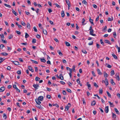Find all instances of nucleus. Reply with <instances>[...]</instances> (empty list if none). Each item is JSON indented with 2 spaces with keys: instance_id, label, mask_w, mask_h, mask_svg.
Listing matches in <instances>:
<instances>
[{
  "instance_id": "f257e3e1",
  "label": "nucleus",
  "mask_w": 120,
  "mask_h": 120,
  "mask_svg": "<svg viewBox=\"0 0 120 120\" xmlns=\"http://www.w3.org/2000/svg\"><path fill=\"white\" fill-rule=\"evenodd\" d=\"M71 106V104L70 103H68L67 105L65 107V110L68 111V109Z\"/></svg>"
},
{
  "instance_id": "f03ea898",
  "label": "nucleus",
  "mask_w": 120,
  "mask_h": 120,
  "mask_svg": "<svg viewBox=\"0 0 120 120\" xmlns=\"http://www.w3.org/2000/svg\"><path fill=\"white\" fill-rule=\"evenodd\" d=\"M94 33V30L93 29L91 30H90V34L93 36H96V34H93V33Z\"/></svg>"
},
{
  "instance_id": "7ed1b4c3",
  "label": "nucleus",
  "mask_w": 120,
  "mask_h": 120,
  "mask_svg": "<svg viewBox=\"0 0 120 120\" xmlns=\"http://www.w3.org/2000/svg\"><path fill=\"white\" fill-rule=\"evenodd\" d=\"M33 86L35 88L36 90L38 89V87H39V85L38 84H34L33 85Z\"/></svg>"
},
{
  "instance_id": "20e7f679",
  "label": "nucleus",
  "mask_w": 120,
  "mask_h": 120,
  "mask_svg": "<svg viewBox=\"0 0 120 120\" xmlns=\"http://www.w3.org/2000/svg\"><path fill=\"white\" fill-rule=\"evenodd\" d=\"M104 82L105 83L106 86H107L108 85L109 82H108V80L107 78H106L105 79V81H104Z\"/></svg>"
},
{
  "instance_id": "39448f33",
  "label": "nucleus",
  "mask_w": 120,
  "mask_h": 120,
  "mask_svg": "<svg viewBox=\"0 0 120 120\" xmlns=\"http://www.w3.org/2000/svg\"><path fill=\"white\" fill-rule=\"evenodd\" d=\"M36 106L38 108L41 109H44V108L42 107H41V105L40 104H38V105H36Z\"/></svg>"
},
{
  "instance_id": "423d86ee",
  "label": "nucleus",
  "mask_w": 120,
  "mask_h": 120,
  "mask_svg": "<svg viewBox=\"0 0 120 120\" xmlns=\"http://www.w3.org/2000/svg\"><path fill=\"white\" fill-rule=\"evenodd\" d=\"M105 111L106 113H108L109 111V106H107L105 108Z\"/></svg>"
},
{
  "instance_id": "0eeeda50",
  "label": "nucleus",
  "mask_w": 120,
  "mask_h": 120,
  "mask_svg": "<svg viewBox=\"0 0 120 120\" xmlns=\"http://www.w3.org/2000/svg\"><path fill=\"white\" fill-rule=\"evenodd\" d=\"M28 68L29 69V70L31 71L32 72H34V70L32 69V68L30 66H29L28 67Z\"/></svg>"
},
{
  "instance_id": "6e6552de",
  "label": "nucleus",
  "mask_w": 120,
  "mask_h": 120,
  "mask_svg": "<svg viewBox=\"0 0 120 120\" xmlns=\"http://www.w3.org/2000/svg\"><path fill=\"white\" fill-rule=\"evenodd\" d=\"M39 101L38 99H35V101L38 104H40L41 103V102Z\"/></svg>"
},
{
  "instance_id": "1a4fd4ad",
  "label": "nucleus",
  "mask_w": 120,
  "mask_h": 120,
  "mask_svg": "<svg viewBox=\"0 0 120 120\" xmlns=\"http://www.w3.org/2000/svg\"><path fill=\"white\" fill-rule=\"evenodd\" d=\"M38 99L40 101H42L43 99V97L42 96H40L38 97Z\"/></svg>"
},
{
  "instance_id": "9d476101",
  "label": "nucleus",
  "mask_w": 120,
  "mask_h": 120,
  "mask_svg": "<svg viewBox=\"0 0 120 120\" xmlns=\"http://www.w3.org/2000/svg\"><path fill=\"white\" fill-rule=\"evenodd\" d=\"M58 78L61 80H63L64 79L63 77L62 76V74H60L59 75V76L58 77Z\"/></svg>"
},
{
  "instance_id": "9b49d317",
  "label": "nucleus",
  "mask_w": 120,
  "mask_h": 120,
  "mask_svg": "<svg viewBox=\"0 0 120 120\" xmlns=\"http://www.w3.org/2000/svg\"><path fill=\"white\" fill-rule=\"evenodd\" d=\"M12 62L15 65H18L19 64V62L17 61H15Z\"/></svg>"
},
{
  "instance_id": "f8f14e48",
  "label": "nucleus",
  "mask_w": 120,
  "mask_h": 120,
  "mask_svg": "<svg viewBox=\"0 0 120 120\" xmlns=\"http://www.w3.org/2000/svg\"><path fill=\"white\" fill-rule=\"evenodd\" d=\"M5 88L4 87H2L0 88V92H2L5 90Z\"/></svg>"
},
{
  "instance_id": "ddd939ff",
  "label": "nucleus",
  "mask_w": 120,
  "mask_h": 120,
  "mask_svg": "<svg viewBox=\"0 0 120 120\" xmlns=\"http://www.w3.org/2000/svg\"><path fill=\"white\" fill-rule=\"evenodd\" d=\"M61 17H64V11L62 10L61 11Z\"/></svg>"
},
{
  "instance_id": "4468645a",
  "label": "nucleus",
  "mask_w": 120,
  "mask_h": 120,
  "mask_svg": "<svg viewBox=\"0 0 120 120\" xmlns=\"http://www.w3.org/2000/svg\"><path fill=\"white\" fill-rule=\"evenodd\" d=\"M43 32L45 35H47V31L43 29Z\"/></svg>"
},
{
  "instance_id": "2eb2a0df",
  "label": "nucleus",
  "mask_w": 120,
  "mask_h": 120,
  "mask_svg": "<svg viewBox=\"0 0 120 120\" xmlns=\"http://www.w3.org/2000/svg\"><path fill=\"white\" fill-rule=\"evenodd\" d=\"M97 71L98 72V73L99 75H101L102 74V73H101L100 70L99 69H97Z\"/></svg>"
},
{
  "instance_id": "dca6fc26",
  "label": "nucleus",
  "mask_w": 120,
  "mask_h": 120,
  "mask_svg": "<svg viewBox=\"0 0 120 120\" xmlns=\"http://www.w3.org/2000/svg\"><path fill=\"white\" fill-rule=\"evenodd\" d=\"M5 59L4 58H2L1 57H0V64L3 62L5 60Z\"/></svg>"
},
{
  "instance_id": "f3484780",
  "label": "nucleus",
  "mask_w": 120,
  "mask_h": 120,
  "mask_svg": "<svg viewBox=\"0 0 120 120\" xmlns=\"http://www.w3.org/2000/svg\"><path fill=\"white\" fill-rule=\"evenodd\" d=\"M105 42L106 43H108L109 45H111V43L109 41L107 40H105Z\"/></svg>"
},
{
  "instance_id": "a211bd4d",
  "label": "nucleus",
  "mask_w": 120,
  "mask_h": 120,
  "mask_svg": "<svg viewBox=\"0 0 120 120\" xmlns=\"http://www.w3.org/2000/svg\"><path fill=\"white\" fill-rule=\"evenodd\" d=\"M89 21L92 24L94 25L93 20L91 19L90 17Z\"/></svg>"
},
{
  "instance_id": "6ab92c4d",
  "label": "nucleus",
  "mask_w": 120,
  "mask_h": 120,
  "mask_svg": "<svg viewBox=\"0 0 120 120\" xmlns=\"http://www.w3.org/2000/svg\"><path fill=\"white\" fill-rule=\"evenodd\" d=\"M96 103L95 101V100L93 101L92 102L91 105L93 106L95 105Z\"/></svg>"
},
{
  "instance_id": "aec40b11",
  "label": "nucleus",
  "mask_w": 120,
  "mask_h": 120,
  "mask_svg": "<svg viewBox=\"0 0 120 120\" xmlns=\"http://www.w3.org/2000/svg\"><path fill=\"white\" fill-rule=\"evenodd\" d=\"M109 103L110 106L111 107H114V105H113V104L112 103H111L110 101L108 102Z\"/></svg>"
},
{
  "instance_id": "412c9836",
  "label": "nucleus",
  "mask_w": 120,
  "mask_h": 120,
  "mask_svg": "<svg viewBox=\"0 0 120 120\" xmlns=\"http://www.w3.org/2000/svg\"><path fill=\"white\" fill-rule=\"evenodd\" d=\"M40 59L41 61V62L43 63H45L46 62V61L44 59L41 58Z\"/></svg>"
},
{
  "instance_id": "4be33fe9",
  "label": "nucleus",
  "mask_w": 120,
  "mask_h": 120,
  "mask_svg": "<svg viewBox=\"0 0 120 120\" xmlns=\"http://www.w3.org/2000/svg\"><path fill=\"white\" fill-rule=\"evenodd\" d=\"M114 110L115 111L117 114H120L119 112L116 108H115L114 109Z\"/></svg>"
},
{
  "instance_id": "5701e85b",
  "label": "nucleus",
  "mask_w": 120,
  "mask_h": 120,
  "mask_svg": "<svg viewBox=\"0 0 120 120\" xmlns=\"http://www.w3.org/2000/svg\"><path fill=\"white\" fill-rule=\"evenodd\" d=\"M104 76L106 78L108 77V75L106 72H104Z\"/></svg>"
},
{
  "instance_id": "b1692460",
  "label": "nucleus",
  "mask_w": 120,
  "mask_h": 120,
  "mask_svg": "<svg viewBox=\"0 0 120 120\" xmlns=\"http://www.w3.org/2000/svg\"><path fill=\"white\" fill-rule=\"evenodd\" d=\"M111 76H112L115 74L113 70H112L111 72Z\"/></svg>"
},
{
  "instance_id": "393cba45",
  "label": "nucleus",
  "mask_w": 120,
  "mask_h": 120,
  "mask_svg": "<svg viewBox=\"0 0 120 120\" xmlns=\"http://www.w3.org/2000/svg\"><path fill=\"white\" fill-rule=\"evenodd\" d=\"M26 25L27 28H28L30 29V26L29 23H27Z\"/></svg>"
},
{
  "instance_id": "a878e982",
  "label": "nucleus",
  "mask_w": 120,
  "mask_h": 120,
  "mask_svg": "<svg viewBox=\"0 0 120 120\" xmlns=\"http://www.w3.org/2000/svg\"><path fill=\"white\" fill-rule=\"evenodd\" d=\"M1 54L2 55H3V56H7V55H8V53H6L5 52H2V53H1Z\"/></svg>"
},
{
  "instance_id": "bb28decb",
  "label": "nucleus",
  "mask_w": 120,
  "mask_h": 120,
  "mask_svg": "<svg viewBox=\"0 0 120 120\" xmlns=\"http://www.w3.org/2000/svg\"><path fill=\"white\" fill-rule=\"evenodd\" d=\"M3 118H4L5 119H7V116L5 113H4L3 114Z\"/></svg>"
},
{
  "instance_id": "cd10ccee",
  "label": "nucleus",
  "mask_w": 120,
  "mask_h": 120,
  "mask_svg": "<svg viewBox=\"0 0 120 120\" xmlns=\"http://www.w3.org/2000/svg\"><path fill=\"white\" fill-rule=\"evenodd\" d=\"M111 83L112 85H114L115 84V83L113 81V80L112 79H111Z\"/></svg>"
},
{
  "instance_id": "c85d7f7f",
  "label": "nucleus",
  "mask_w": 120,
  "mask_h": 120,
  "mask_svg": "<svg viewBox=\"0 0 120 120\" xmlns=\"http://www.w3.org/2000/svg\"><path fill=\"white\" fill-rule=\"evenodd\" d=\"M107 65V66L108 68H111L112 66L108 64H107V63H106L105 65V66H106V65Z\"/></svg>"
},
{
  "instance_id": "c756f323",
  "label": "nucleus",
  "mask_w": 120,
  "mask_h": 120,
  "mask_svg": "<svg viewBox=\"0 0 120 120\" xmlns=\"http://www.w3.org/2000/svg\"><path fill=\"white\" fill-rule=\"evenodd\" d=\"M65 43L67 46H70V45L69 42L66 41L65 42Z\"/></svg>"
},
{
  "instance_id": "7c9ffc66",
  "label": "nucleus",
  "mask_w": 120,
  "mask_h": 120,
  "mask_svg": "<svg viewBox=\"0 0 120 120\" xmlns=\"http://www.w3.org/2000/svg\"><path fill=\"white\" fill-rule=\"evenodd\" d=\"M112 56L115 59H117V57L116 56L114 53L112 54Z\"/></svg>"
},
{
  "instance_id": "2f4dec72",
  "label": "nucleus",
  "mask_w": 120,
  "mask_h": 120,
  "mask_svg": "<svg viewBox=\"0 0 120 120\" xmlns=\"http://www.w3.org/2000/svg\"><path fill=\"white\" fill-rule=\"evenodd\" d=\"M12 11L13 13L15 15L17 16V13H16L13 9L12 10Z\"/></svg>"
},
{
  "instance_id": "473e14b6",
  "label": "nucleus",
  "mask_w": 120,
  "mask_h": 120,
  "mask_svg": "<svg viewBox=\"0 0 120 120\" xmlns=\"http://www.w3.org/2000/svg\"><path fill=\"white\" fill-rule=\"evenodd\" d=\"M88 86V89L89 90H91V89L92 88L91 86V85L90 84H89V85H88V86Z\"/></svg>"
},
{
  "instance_id": "72a5a7b5",
  "label": "nucleus",
  "mask_w": 120,
  "mask_h": 120,
  "mask_svg": "<svg viewBox=\"0 0 120 120\" xmlns=\"http://www.w3.org/2000/svg\"><path fill=\"white\" fill-rule=\"evenodd\" d=\"M21 24H22V25L23 26H25L26 25V24L23 21H21Z\"/></svg>"
},
{
  "instance_id": "f704fd0d",
  "label": "nucleus",
  "mask_w": 120,
  "mask_h": 120,
  "mask_svg": "<svg viewBox=\"0 0 120 120\" xmlns=\"http://www.w3.org/2000/svg\"><path fill=\"white\" fill-rule=\"evenodd\" d=\"M99 93L100 94H102L103 92V90L102 89H100L99 91Z\"/></svg>"
},
{
  "instance_id": "c9c22d12",
  "label": "nucleus",
  "mask_w": 120,
  "mask_h": 120,
  "mask_svg": "<svg viewBox=\"0 0 120 120\" xmlns=\"http://www.w3.org/2000/svg\"><path fill=\"white\" fill-rule=\"evenodd\" d=\"M4 5L5 6L9 8H10L11 7V6L7 4H4Z\"/></svg>"
},
{
  "instance_id": "e433bc0d",
  "label": "nucleus",
  "mask_w": 120,
  "mask_h": 120,
  "mask_svg": "<svg viewBox=\"0 0 120 120\" xmlns=\"http://www.w3.org/2000/svg\"><path fill=\"white\" fill-rule=\"evenodd\" d=\"M32 42L33 43H35L36 42V40L34 38L33 39L32 41Z\"/></svg>"
},
{
  "instance_id": "4c0bfd02",
  "label": "nucleus",
  "mask_w": 120,
  "mask_h": 120,
  "mask_svg": "<svg viewBox=\"0 0 120 120\" xmlns=\"http://www.w3.org/2000/svg\"><path fill=\"white\" fill-rule=\"evenodd\" d=\"M29 36V35L27 33H25V38H27Z\"/></svg>"
},
{
  "instance_id": "58836bf2",
  "label": "nucleus",
  "mask_w": 120,
  "mask_h": 120,
  "mask_svg": "<svg viewBox=\"0 0 120 120\" xmlns=\"http://www.w3.org/2000/svg\"><path fill=\"white\" fill-rule=\"evenodd\" d=\"M30 60L32 61V62L33 63H34L35 64H38V62L37 61H34V60Z\"/></svg>"
},
{
  "instance_id": "ea45409f",
  "label": "nucleus",
  "mask_w": 120,
  "mask_h": 120,
  "mask_svg": "<svg viewBox=\"0 0 120 120\" xmlns=\"http://www.w3.org/2000/svg\"><path fill=\"white\" fill-rule=\"evenodd\" d=\"M68 84L69 85L70 87L72 85V84L71 82H70L69 81L68 83Z\"/></svg>"
},
{
  "instance_id": "a19ab883",
  "label": "nucleus",
  "mask_w": 120,
  "mask_h": 120,
  "mask_svg": "<svg viewBox=\"0 0 120 120\" xmlns=\"http://www.w3.org/2000/svg\"><path fill=\"white\" fill-rule=\"evenodd\" d=\"M85 19L84 18L82 20V25H84L85 24H84V22H85Z\"/></svg>"
},
{
  "instance_id": "79ce46f5",
  "label": "nucleus",
  "mask_w": 120,
  "mask_h": 120,
  "mask_svg": "<svg viewBox=\"0 0 120 120\" xmlns=\"http://www.w3.org/2000/svg\"><path fill=\"white\" fill-rule=\"evenodd\" d=\"M82 3L83 4H84L86 5L87 4V3L86 2L85 0H83V1H82Z\"/></svg>"
},
{
  "instance_id": "37998d69",
  "label": "nucleus",
  "mask_w": 120,
  "mask_h": 120,
  "mask_svg": "<svg viewBox=\"0 0 120 120\" xmlns=\"http://www.w3.org/2000/svg\"><path fill=\"white\" fill-rule=\"evenodd\" d=\"M116 79L118 81H119L120 80L119 76V75H117L116 78Z\"/></svg>"
},
{
  "instance_id": "c03bdc74",
  "label": "nucleus",
  "mask_w": 120,
  "mask_h": 120,
  "mask_svg": "<svg viewBox=\"0 0 120 120\" xmlns=\"http://www.w3.org/2000/svg\"><path fill=\"white\" fill-rule=\"evenodd\" d=\"M75 65H73L72 66V69H73V71H75Z\"/></svg>"
},
{
  "instance_id": "a18cd8bd",
  "label": "nucleus",
  "mask_w": 120,
  "mask_h": 120,
  "mask_svg": "<svg viewBox=\"0 0 120 120\" xmlns=\"http://www.w3.org/2000/svg\"><path fill=\"white\" fill-rule=\"evenodd\" d=\"M106 93L108 96L109 97H111V95L109 93L108 91H107Z\"/></svg>"
},
{
  "instance_id": "49530a36",
  "label": "nucleus",
  "mask_w": 120,
  "mask_h": 120,
  "mask_svg": "<svg viewBox=\"0 0 120 120\" xmlns=\"http://www.w3.org/2000/svg\"><path fill=\"white\" fill-rule=\"evenodd\" d=\"M57 52L59 53L60 55L62 56V53L59 50L57 51Z\"/></svg>"
},
{
  "instance_id": "de8ad7c7",
  "label": "nucleus",
  "mask_w": 120,
  "mask_h": 120,
  "mask_svg": "<svg viewBox=\"0 0 120 120\" xmlns=\"http://www.w3.org/2000/svg\"><path fill=\"white\" fill-rule=\"evenodd\" d=\"M58 8H60V7L56 3L55 4H54Z\"/></svg>"
},
{
  "instance_id": "09e8293b",
  "label": "nucleus",
  "mask_w": 120,
  "mask_h": 120,
  "mask_svg": "<svg viewBox=\"0 0 120 120\" xmlns=\"http://www.w3.org/2000/svg\"><path fill=\"white\" fill-rule=\"evenodd\" d=\"M113 20V18L112 17L111 18H108V21H111Z\"/></svg>"
},
{
  "instance_id": "8fccbe9b",
  "label": "nucleus",
  "mask_w": 120,
  "mask_h": 120,
  "mask_svg": "<svg viewBox=\"0 0 120 120\" xmlns=\"http://www.w3.org/2000/svg\"><path fill=\"white\" fill-rule=\"evenodd\" d=\"M63 94L64 95H66V92L64 90H63Z\"/></svg>"
},
{
  "instance_id": "3c124183",
  "label": "nucleus",
  "mask_w": 120,
  "mask_h": 120,
  "mask_svg": "<svg viewBox=\"0 0 120 120\" xmlns=\"http://www.w3.org/2000/svg\"><path fill=\"white\" fill-rule=\"evenodd\" d=\"M13 37V35L11 34L8 37V38L9 39H11Z\"/></svg>"
},
{
  "instance_id": "603ef678",
  "label": "nucleus",
  "mask_w": 120,
  "mask_h": 120,
  "mask_svg": "<svg viewBox=\"0 0 120 120\" xmlns=\"http://www.w3.org/2000/svg\"><path fill=\"white\" fill-rule=\"evenodd\" d=\"M66 2V3L68 5L70 4V2L69 0H65Z\"/></svg>"
},
{
  "instance_id": "864d4df0",
  "label": "nucleus",
  "mask_w": 120,
  "mask_h": 120,
  "mask_svg": "<svg viewBox=\"0 0 120 120\" xmlns=\"http://www.w3.org/2000/svg\"><path fill=\"white\" fill-rule=\"evenodd\" d=\"M46 98L49 99H50L51 98V97L50 95H47Z\"/></svg>"
},
{
  "instance_id": "5fc2aeb1",
  "label": "nucleus",
  "mask_w": 120,
  "mask_h": 120,
  "mask_svg": "<svg viewBox=\"0 0 120 120\" xmlns=\"http://www.w3.org/2000/svg\"><path fill=\"white\" fill-rule=\"evenodd\" d=\"M100 41L101 44L102 45H104V43L103 41L102 40V39H101L100 40Z\"/></svg>"
},
{
  "instance_id": "6e6d98bb",
  "label": "nucleus",
  "mask_w": 120,
  "mask_h": 120,
  "mask_svg": "<svg viewBox=\"0 0 120 120\" xmlns=\"http://www.w3.org/2000/svg\"><path fill=\"white\" fill-rule=\"evenodd\" d=\"M96 46L97 47V48H98L99 49L100 48V46L99 45L98 43H97L96 44Z\"/></svg>"
},
{
  "instance_id": "4d7b16f0",
  "label": "nucleus",
  "mask_w": 120,
  "mask_h": 120,
  "mask_svg": "<svg viewBox=\"0 0 120 120\" xmlns=\"http://www.w3.org/2000/svg\"><path fill=\"white\" fill-rule=\"evenodd\" d=\"M99 109L100 110V111H101V113H104V111L103 109L101 108H99Z\"/></svg>"
},
{
  "instance_id": "13d9d810",
  "label": "nucleus",
  "mask_w": 120,
  "mask_h": 120,
  "mask_svg": "<svg viewBox=\"0 0 120 120\" xmlns=\"http://www.w3.org/2000/svg\"><path fill=\"white\" fill-rule=\"evenodd\" d=\"M94 96L97 97L99 99H100V98L98 96V94H94Z\"/></svg>"
},
{
  "instance_id": "bf43d9fd",
  "label": "nucleus",
  "mask_w": 120,
  "mask_h": 120,
  "mask_svg": "<svg viewBox=\"0 0 120 120\" xmlns=\"http://www.w3.org/2000/svg\"><path fill=\"white\" fill-rule=\"evenodd\" d=\"M33 29L34 30V31L35 32H37V29L36 28V27H33Z\"/></svg>"
},
{
  "instance_id": "052dcab7",
  "label": "nucleus",
  "mask_w": 120,
  "mask_h": 120,
  "mask_svg": "<svg viewBox=\"0 0 120 120\" xmlns=\"http://www.w3.org/2000/svg\"><path fill=\"white\" fill-rule=\"evenodd\" d=\"M25 13L26 14L28 15H30V13L29 12H28L26 11H25Z\"/></svg>"
},
{
  "instance_id": "680f3d73",
  "label": "nucleus",
  "mask_w": 120,
  "mask_h": 120,
  "mask_svg": "<svg viewBox=\"0 0 120 120\" xmlns=\"http://www.w3.org/2000/svg\"><path fill=\"white\" fill-rule=\"evenodd\" d=\"M67 90L68 92L70 93H71L72 92L69 89H67Z\"/></svg>"
},
{
  "instance_id": "e2e57ef3",
  "label": "nucleus",
  "mask_w": 120,
  "mask_h": 120,
  "mask_svg": "<svg viewBox=\"0 0 120 120\" xmlns=\"http://www.w3.org/2000/svg\"><path fill=\"white\" fill-rule=\"evenodd\" d=\"M76 81L77 83L79 84L80 83V81L79 80V79H78L76 80Z\"/></svg>"
},
{
  "instance_id": "0e129e2a",
  "label": "nucleus",
  "mask_w": 120,
  "mask_h": 120,
  "mask_svg": "<svg viewBox=\"0 0 120 120\" xmlns=\"http://www.w3.org/2000/svg\"><path fill=\"white\" fill-rule=\"evenodd\" d=\"M94 86L96 87H98V85L95 82L94 83Z\"/></svg>"
},
{
  "instance_id": "69168bd1",
  "label": "nucleus",
  "mask_w": 120,
  "mask_h": 120,
  "mask_svg": "<svg viewBox=\"0 0 120 120\" xmlns=\"http://www.w3.org/2000/svg\"><path fill=\"white\" fill-rule=\"evenodd\" d=\"M93 44V41H92L90 42L88 44V45H92Z\"/></svg>"
},
{
  "instance_id": "338daca9",
  "label": "nucleus",
  "mask_w": 120,
  "mask_h": 120,
  "mask_svg": "<svg viewBox=\"0 0 120 120\" xmlns=\"http://www.w3.org/2000/svg\"><path fill=\"white\" fill-rule=\"evenodd\" d=\"M17 73L19 74L20 75L21 74V72L20 70L18 71H17Z\"/></svg>"
},
{
  "instance_id": "774afa93",
  "label": "nucleus",
  "mask_w": 120,
  "mask_h": 120,
  "mask_svg": "<svg viewBox=\"0 0 120 120\" xmlns=\"http://www.w3.org/2000/svg\"><path fill=\"white\" fill-rule=\"evenodd\" d=\"M16 33L19 35H20L21 34V32L20 31H16Z\"/></svg>"
}]
</instances>
